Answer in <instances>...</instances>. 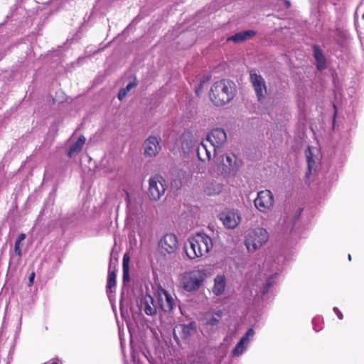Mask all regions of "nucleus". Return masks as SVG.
<instances>
[{"instance_id": "nucleus-32", "label": "nucleus", "mask_w": 364, "mask_h": 364, "mask_svg": "<svg viewBox=\"0 0 364 364\" xmlns=\"http://www.w3.org/2000/svg\"><path fill=\"white\" fill-rule=\"evenodd\" d=\"M219 322V320L217 319L216 318H210L208 321H207V324L208 325H210V326H215Z\"/></svg>"}, {"instance_id": "nucleus-35", "label": "nucleus", "mask_w": 364, "mask_h": 364, "mask_svg": "<svg viewBox=\"0 0 364 364\" xmlns=\"http://www.w3.org/2000/svg\"><path fill=\"white\" fill-rule=\"evenodd\" d=\"M25 239H26V234L21 233V234H19L18 235L16 241L19 242H22Z\"/></svg>"}, {"instance_id": "nucleus-7", "label": "nucleus", "mask_w": 364, "mask_h": 364, "mask_svg": "<svg viewBox=\"0 0 364 364\" xmlns=\"http://www.w3.org/2000/svg\"><path fill=\"white\" fill-rule=\"evenodd\" d=\"M250 82L255 92L258 102H262L266 97L267 94V86L264 78L255 70L252 69L249 71Z\"/></svg>"}, {"instance_id": "nucleus-6", "label": "nucleus", "mask_w": 364, "mask_h": 364, "mask_svg": "<svg viewBox=\"0 0 364 364\" xmlns=\"http://www.w3.org/2000/svg\"><path fill=\"white\" fill-rule=\"evenodd\" d=\"M205 276L203 270L200 269L185 272L181 278V285L188 291L196 290L201 286Z\"/></svg>"}, {"instance_id": "nucleus-36", "label": "nucleus", "mask_w": 364, "mask_h": 364, "mask_svg": "<svg viewBox=\"0 0 364 364\" xmlns=\"http://www.w3.org/2000/svg\"><path fill=\"white\" fill-rule=\"evenodd\" d=\"M126 95L124 93V90H119L118 93V98L119 100H122L125 97Z\"/></svg>"}, {"instance_id": "nucleus-9", "label": "nucleus", "mask_w": 364, "mask_h": 364, "mask_svg": "<svg viewBox=\"0 0 364 364\" xmlns=\"http://www.w3.org/2000/svg\"><path fill=\"white\" fill-rule=\"evenodd\" d=\"M256 208L262 213H267L274 206V196L269 190H263L257 193V198L254 200Z\"/></svg>"}, {"instance_id": "nucleus-33", "label": "nucleus", "mask_w": 364, "mask_h": 364, "mask_svg": "<svg viewBox=\"0 0 364 364\" xmlns=\"http://www.w3.org/2000/svg\"><path fill=\"white\" fill-rule=\"evenodd\" d=\"M333 311L337 315V316L339 319L342 320L343 318V315L338 307H334Z\"/></svg>"}, {"instance_id": "nucleus-39", "label": "nucleus", "mask_w": 364, "mask_h": 364, "mask_svg": "<svg viewBox=\"0 0 364 364\" xmlns=\"http://www.w3.org/2000/svg\"><path fill=\"white\" fill-rule=\"evenodd\" d=\"M336 116H337V115H336V114H333V116L332 122H333V127H334V126H335V122H336Z\"/></svg>"}, {"instance_id": "nucleus-1", "label": "nucleus", "mask_w": 364, "mask_h": 364, "mask_svg": "<svg viewBox=\"0 0 364 364\" xmlns=\"http://www.w3.org/2000/svg\"><path fill=\"white\" fill-rule=\"evenodd\" d=\"M237 94L235 83L228 79L215 82L210 90V99L215 106H223L230 102Z\"/></svg>"}, {"instance_id": "nucleus-38", "label": "nucleus", "mask_w": 364, "mask_h": 364, "mask_svg": "<svg viewBox=\"0 0 364 364\" xmlns=\"http://www.w3.org/2000/svg\"><path fill=\"white\" fill-rule=\"evenodd\" d=\"M272 285L271 282H270V279H268L267 281V283L265 284V287H264V290L267 291H268L269 288L270 287V286Z\"/></svg>"}, {"instance_id": "nucleus-16", "label": "nucleus", "mask_w": 364, "mask_h": 364, "mask_svg": "<svg viewBox=\"0 0 364 364\" xmlns=\"http://www.w3.org/2000/svg\"><path fill=\"white\" fill-rule=\"evenodd\" d=\"M256 35V32L253 30L242 31L236 33L235 34L228 37L227 42L232 41L235 43L244 42L248 39L252 38Z\"/></svg>"}, {"instance_id": "nucleus-41", "label": "nucleus", "mask_w": 364, "mask_h": 364, "mask_svg": "<svg viewBox=\"0 0 364 364\" xmlns=\"http://www.w3.org/2000/svg\"><path fill=\"white\" fill-rule=\"evenodd\" d=\"M127 198H128V203H129L130 200H129V193H127Z\"/></svg>"}, {"instance_id": "nucleus-12", "label": "nucleus", "mask_w": 364, "mask_h": 364, "mask_svg": "<svg viewBox=\"0 0 364 364\" xmlns=\"http://www.w3.org/2000/svg\"><path fill=\"white\" fill-rule=\"evenodd\" d=\"M220 220L223 225L230 229H233L238 225L241 218L239 212L235 210H228L220 214Z\"/></svg>"}, {"instance_id": "nucleus-42", "label": "nucleus", "mask_w": 364, "mask_h": 364, "mask_svg": "<svg viewBox=\"0 0 364 364\" xmlns=\"http://www.w3.org/2000/svg\"><path fill=\"white\" fill-rule=\"evenodd\" d=\"M218 315L219 316H222V312H221V311H220V312L218 314Z\"/></svg>"}, {"instance_id": "nucleus-21", "label": "nucleus", "mask_w": 364, "mask_h": 364, "mask_svg": "<svg viewBox=\"0 0 364 364\" xmlns=\"http://www.w3.org/2000/svg\"><path fill=\"white\" fill-rule=\"evenodd\" d=\"M303 208H299L293 215L287 217L284 223L287 225V228H289L290 230L294 229L296 223L299 220Z\"/></svg>"}, {"instance_id": "nucleus-17", "label": "nucleus", "mask_w": 364, "mask_h": 364, "mask_svg": "<svg viewBox=\"0 0 364 364\" xmlns=\"http://www.w3.org/2000/svg\"><path fill=\"white\" fill-rule=\"evenodd\" d=\"M85 141V137L82 135L80 136L77 140L70 146L67 153L68 156L71 158L75 154L80 153L82 151Z\"/></svg>"}, {"instance_id": "nucleus-8", "label": "nucleus", "mask_w": 364, "mask_h": 364, "mask_svg": "<svg viewBox=\"0 0 364 364\" xmlns=\"http://www.w3.org/2000/svg\"><path fill=\"white\" fill-rule=\"evenodd\" d=\"M159 252L164 255H173L178 249V241L176 235L168 233L164 235L159 241Z\"/></svg>"}, {"instance_id": "nucleus-22", "label": "nucleus", "mask_w": 364, "mask_h": 364, "mask_svg": "<svg viewBox=\"0 0 364 364\" xmlns=\"http://www.w3.org/2000/svg\"><path fill=\"white\" fill-rule=\"evenodd\" d=\"M188 141L190 143H196V136L192 134L191 132H186L183 135L181 146L183 150H190L191 149L193 145H189Z\"/></svg>"}, {"instance_id": "nucleus-18", "label": "nucleus", "mask_w": 364, "mask_h": 364, "mask_svg": "<svg viewBox=\"0 0 364 364\" xmlns=\"http://www.w3.org/2000/svg\"><path fill=\"white\" fill-rule=\"evenodd\" d=\"M144 311L148 316H154L156 314V307L154 299L151 296H146L143 302Z\"/></svg>"}, {"instance_id": "nucleus-23", "label": "nucleus", "mask_w": 364, "mask_h": 364, "mask_svg": "<svg viewBox=\"0 0 364 364\" xmlns=\"http://www.w3.org/2000/svg\"><path fill=\"white\" fill-rule=\"evenodd\" d=\"M48 99L52 101L53 105H55V103L61 104L65 101V95L61 90H59L55 92V96L54 97L49 96L48 97Z\"/></svg>"}, {"instance_id": "nucleus-26", "label": "nucleus", "mask_w": 364, "mask_h": 364, "mask_svg": "<svg viewBox=\"0 0 364 364\" xmlns=\"http://www.w3.org/2000/svg\"><path fill=\"white\" fill-rule=\"evenodd\" d=\"M206 143L203 140L201 141L200 145L197 147V155L198 159L203 161V157H205Z\"/></svg>"}, {"instance_id": "nucleus-40", "label": "nucleus", "mask_w": 364, "mask_h": 364, "mask_svg": "<svg viewBox=\"0 0 364 364\" xmlns=\"http://www.w3.org/2000/svg\"><path fill=\"white\" fill-rule=\"evenodd\" d=\"M121 90H124V93L127 95L128 92L126 91L124 88L121 89Z\"/></svg>"}, {"instance_id": "nucleus-13", "label": "nucleus", "mask_w": 364, "mask_h": 364, "mask_svg": "<svg viewBox=\"0 0 364 364\" xmlns=\"http://www.w3.org/2000/svg\"><path fill=\"white\" fill-rule=\"evenodd\" d=\"M227 139L226 133L220 128L213 129L207 136L206 141L212 145L220 148Z\"/></svg>"}, {"instance_id": "nucleus-25", "label": "nucleus", "mask_w": 364, "mask_h": 364, "mask_svg": "<svg viewBox=\"0 0 364 364\" xmlns=\"http://www.w3.org/2000/svg\"><path fill=\"white\" fill-rule=\"evenodd\" d=\"M205 143H206V153H205L206 154H205V157H203V161H210L211 159L212 154L213 156H215L216 151L218 149L216 146L212 145L211 144L208 143L206 141H205Z\"/></svg>"}, {"instance_id": "nucleus-28", "label": "nucleus", "mask_w": 364, "mask_h": 364, "mask_svg": "<svg viewBox=\"0 0 364 364\" xmlns=\"http://www.w3.org/2000/svg\"><path fill=\"white\" fill-rule=\"evenodd\" d=\"M130 257L128 253H126L123 256V269H129Z\"/></svg>"}, {"instance_id": "nucleus-14", "label": "nucleus", "mask_w": 364, "mask_h": 364, "mask_svg": "<svg viewBox=\"0 0 364 364\" xmlns=\"http://www.w3.org/2000/svg\"><path fill=\"white\" fill-rule=\"evenodd\" d=\"M255 331L252 328H249L245 334L240 338L239 342L237 343L235 347L232 350V354L234 355H240L244 350L246 349L247 346L250 342V338L253 337Z\"/></svg>"}, {"instance_id": "nucleus-24", "label": "nucleus", "mask_w": 364, "mask_h": 364, "mask_svg": "<svg viewBox=\"0 0 364 364\" xmlns=\"http://www.w3.org/2000/svg\"><path fill=\"white\" fill-rule=\"evenodd\" d=\"M306 161H307V165H308V169L306 173V176L309 177L311 175V171L315 164V161L312 159V154L311 152L310 147L308 148V151L306 152Z\"/></svg>"}, {"instance_id": "nucleus-29", "label": "nucleus", "mask_w": 364, "mask_h": 364, "mask_svg": "<svg viewBox=\"0 0 364 364\" xmlns=\"http://www.w3.org/2000/svg\"><path fill=\"white\" fill-rule=\"evenodd\" d=\"M123 282L124 283L130 282L129 269H123Z\"/></svg>"}, {"instance_id": "nucleus-27", "label": "nucleus", "mask_w": 364, "mask_h": 364, "mask_svg": "<svg viewBox=\"0 0 364 364\" xmlns=\"http://www.w3.org/2000/svg\"><path fill=\"white\" fill-rule=\"evenodd\" d=\"M183 333L190 335L193 333L196 330V324L194 322H191L188 325H183L182 328Z\"/></svg>"}, {"instance_id": "nucleus-34", "label": "nucleus", "mask_w": 364, "mask_h": 364, "mask_svg": "<svg viewBox=\"0 0 364 364\" xmlns=\"http://www.w3.org/2000/svg\"><path fill=\"white\" fill-rule=\"evenodd\" d=\"M35 276H36V274L35 272L33 271L30 275H29V277H28V286H32L33 284V281H34V278H35Z\"/></svg>"}, {"instance_id": "nucleus-10", "label": "nucleus", "mask_w": 364, "mask_h": 364, "mask_svg": "<svg viewBox=\"0 0 364 364\" xmlns=\"http://www.w3.org/2000/svg\"><path fill=\"white\" fill-rule=\"evenodd\" d=\"M146 157H155L161 151V139L159 136H149L143 143Z\"/></svg>"}, {"instance_id": "nucleus-43", "label": "nucleus", "mask_w": 364, "mask_h": 364, "mask_svg": "<svg viewBox=\"0 0 364 364\" xmlns=\"http://www.w3.org/2000/svg\"><path fill=\"white\" fill-rule=\"evenodd\" d=\"M286 2H287V5H289L290 4L289 1H287Z\"/></svg>"}, {"instance_id": "nucleus-4", "label": "nucleus", "mask_w": 364, "mask_h": 364, "mask_svg": "<svg viewBox=\"0 0 364 364\" xmlns=\"http://www.w3.org/2000/svg\"><path fill=\"white\" fill-rule=\"evenodd\" d=\"M225 157L216 166L217 173L224 177L235 176L242 165V161L232 154H226Z\"/></svg>"}, {"instance_id": "nucleus-15", "label": "nucleus", "mask_w": 364, "mask_h": 364, "mask_svg": "<svg viewBox=\"0 0 364 364\" xmlns=\"http://www.w3.org/2000/svg\"><path fill=\"white\" fill-rule=\"evenodd\" d=\"M313 55L316 60V69L319 71H322L327 68L326 58L324 55L322 49L317 45L312 46Z\"/></svg>"}, {"instance_id": "nucleus-44", "label": "nucleus", "mask_w": 364, "mask_h": 364, "mask_svg": "<svg viewBox=\"0 0 364 364\" xmlns=\"http://www.w3.org/2000/svg\"><path fill=\"white\" fill-rule=\"evenodd\" d=\"M52 364H58V363H53Z\"/></svg>"}, {"instance_id": "nucleus-3", "label": "nucleus", "mask_w": 364, "mask_h": 364, "mask_svg": "<svg viewBox=\"0 0 364 364\" xmlns=\"http://www.w3.org/2000/svg\"><path fill=\"white\" fill-rule=\"evenodd\" d=\"M269 234L262 228H257L247 232L245 238V245L249 252H255L261 248L268 240Z\"/></svg>"}, {"instance_id": "nucleus-11", "label": "nucleus", "mask_w": 364, "mask_h": 364, "mask_svg": "<svg viewBox=\"0 0 364 364\" xmlns=\"http://www.w3.org/2000/svg\"><path fill=\"white\" fill-rule=\"evenodd\" d=\"M158 296L159 304L162 311L164 312L171 311L176 305L173 296L164 289H159Z\"/></svg>"}, {"instance_id": "nucleus-30", "label": "nucleus", "mask_w": 364, "mask_h": 364, "mask_svg": "<svg viewBox=\"0 0 364 364\" xmlns=\"http://www.w3.org/2000/svg\"><path fill=\"white\" fill-rule=\"evenodd\" d=\"M21 242H17V241H16V242H15V245H14V252H15V253H16L18 257H21Z\"/></svg>"}, {"instance_id": "nucleus-45", "label": "nucleus", "mask_w": 364, "mask_h": 364, "mask_svg": "<svg viewBox=\"0 0 364 364\" xmlns=\"http://www.w3.org/2000/svg\"><path fill=\"white\" fill-rule=\"evenodd\" d=\"M363 18L364 19V13H363Z\"/></svg>"}, {"instance_id": "nucleus-31", "label": "nucleus", "mask_w": 364, "mask_h": 364, "mask_svg": "<svg viewBox=\"0 0 364 364\" xmlns=\"http://www.w3.org/2000/svg\"><path fill=\"white\" fill-rule=\"evenodd\" d=\"M136 86V82L135 81L129 82L127 85L124 87L125 90L128 92L134 87Z\"/></svg>"}, {"instance_id": "nucleus-20", "label": "nucleus", "mask_w": 364, "mask_h": 364, "mask_svg": "<svg viewBox=\"0 0 364 364\" xmlns=\"http://www.w3.org/2000/svg\"><path fill=\"white\" fill-rule=\"evenodd\" d=\"M117 268L116 266L112 267L111 264L109 267L107 289L111 291L116 286L117 280Z\"/></svg>"}, {"instance_id": "nucleus-37", "label": "nucleus", "mask_w": 364, "mask_h": 364, "mask_svg": "<svg viewBox=\"0 0 364 364\" xmlns=\"http://www.w3.org/2000/svg\"><path fill=\"white\" fill-rule=\"evenodd\" d=\"M203 82V81H201V82H200V84H199V85H198V87H197V88L196 89V95H197L198 96L199 95L200 91V90H201V88H202Z\"/></svg>"}, {"instance_id": "nucleus-5", "label": "nucleus", "mask_w": 364, "mask_h": 364, "mask_svg": "<svg viewBox=\"0 0 364 364\" xmlns=\"http://www.w3.org/2000/svg\"><path fill=\"white\" fill-rule=\"evenodd\" d=\"M166 180L160 175L156 174L149 180L147 196L151 200L157 201L165 194L167 189Z\"/></svg>"}, {"instance_id": "nucleus-2", "label": "nucleus", "mask_w": 364, "mask_h": 364, "mask_svg": "<svg viewBox=\"0 0 364 364\" xmlns=\"http://www.w3.org/2000/svg\"><path fill=\"white\" fill-rule=\"evenodd\" d=\"M213 247L210 237L205 233H197L188 240L184 249L187 257L190 259H194L208 254Z\"/></svg>"}, {"instance_id": "nucleus-19", "label": "nucleus", "mask_w": 364, "mask_h": 364, "mask_svg": "<svg viewBox=\"0 0 364 364\" xmlns=\"http://www.w3.org/2000/svg\"><path fill=\"white\" fill-rule=\"evenodd\" d=\"M225 288V278L224 276L218 275L215 279L213 291L215 295L221 294Z\"/></svg>"}]
</instances>
